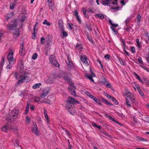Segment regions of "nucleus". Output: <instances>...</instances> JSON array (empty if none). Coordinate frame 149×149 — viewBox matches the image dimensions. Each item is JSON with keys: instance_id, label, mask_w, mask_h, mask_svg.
I'll use <instances>...</instances> for the list:
<instances>
[{"instance_id": "1", "label": "nucleus", "mask_w": 149, "mask_h": 149, "mask_svg": "<svg viewBox=\"0 0 149 149\" xmlns=\"http://www.w3.org/2000/svg\"><path fill=\"white\" fill-rule=\"evenodd\" d=\"M125 104L127 105L128 108H130L131 104H136L135 97L133 95H130L127 96L126 99Z\"/></svg>"}, {"instance_id": "2", "label": "nucleus", "mask_w": 149, "mask_h": 149, "mask_svg": "<svg viewBox=\"0 0 149 149\" xmlns=\"http://www.w3.org/2000/svg\"><path fill=\"white\" fill-rule=\"evenodd\" d=\"M49 60L51 63L54 66L58 67L60 65L56 61L55 56L53 55H52L49 56Z\"/></svg>"}, {"instance_id": "3", "label": "nucleus", "mask_w": 149, "mask_h": 149, "mask_svg": "<svg viewBox=\"0 0 149 149\" xmlns=\"http://www.w3.org/2000/svg\"><path fill=\"white\" fill-rule=\"evenodd\" d=\"M67 104L68 106H71L70 104H74L75 103L79 104V101L76 100L74 98L71 97H69L68 98V100L66 101Z\"/></svg>"}, {"instance_id": "4", "label": "nucleus", "mask_w": 149, "mask_h": 149, "mask_svg": "<svg viewBox=\"0 0 149 149\" xmlns=\"http://www.w3.org/2000/svg\"><path fill=\"white\" fill-rule=\"evenodd\" d=\"M111 1H112V3L113 5H116L117 3V0H104L102 1L101 3L103 5L109 6Z\"/></svg>"}, {"instance_id": "5", "label": "nucleus", "mask_w": 149, "mask_h": 149, "mask_svg": "<svg viewBox=\"0 0 149 149\" xmlns=\"http://www.w3.org/2000/svg\"><path fill=\"white\" fill-rule=\"evenodd\" d=\"M20 74H20L19 77L21 78V79L18 81L17 83H22L24 81V80H26V79L27 78L28 73L26 72H20Z\"/></svg>"}, {"instance_id": "6", "label": "nucleus", "mask_w": 149, "mask_h": 149, "mask_svg": "<svg viewBox=\"0 0 149 149\" xmlns=\"http://www.w3.org/2000/svg\"><path fill=\"white\" fill-rule=\"evenodd\" d=\"M55 78V75L54 74H52L49 76L46 80L47 83L49 84L53 83Z\"/></svg>"}, {"instance_id": "7", "label": "nucleus", "mask_w": 149, "mask_h": 149, "mask_svg": "<svg viewBox=\"0 0 149 149\" xmlns=\"http://www.w3.org/2000/svg\"><path fill=\"white\" fill-rule=\"evenodd\" d=\"M67 57L68 60L66 61V63L68 69H71L73 68L74 67V66L72 61L69 59L68 56Z\"/></svg>"}, {"instance_id": "8", "label": "nucleus", "mask_w": 149, "mask_h": 149, "mask_svg": "<svg viewBox=\"0 0 149 149\" xmlns=\"http://www.w3.org/2000/svg\"><path fill=\"white\" fill-rule=\"evenodd\" d=\"M7 59L9 61L14 62L15 60L13 58V52L10 51L7 56Z\"/></svg>"}, {"instance_id": "9", "label": "nucleus", "mask_w": 149, "mask_h": 149, "mask_svg": "<svg viewBox=\"0 0 149 149\" xmlns=\"http://www.w3.org/2000/svg\"><path fill=\"white\" fill-rule=\"evenodd\" d=\"M33 127L32 129V132L35 134L38 135L39 134H38V130L37 125L35 122L33 123Z\"/></svg>"}, {"instance_id": "10", "label": "nucleus", "mask_w": 149, "mask_h": 149, "mask_svg": "<svg viewBox=\"0 0 149 149\" xmlns=\"http://www.w3.org/2000/svg\"><path fill=\"white\" fill-rule=\"evenodd\" d=\"M14 115H13L12 114H10L8 116L6 117V120L7 122H11L13 121L17 118H13Z\"/></svg>"}, {"instance_id": "11", "label": "nucleus", "mask_w": 149, "mask_h": 149, "mask_svg": "<svg viewBox=\"0 0 149 149\" xmlns=\"http://www.w3.org/2000/svg\"><path fill=\"white\" fill-rule=\"evenodd\" d=\"M65 107L68 110V111L71 114H72L75 112V110L74 108L72 107V106L66 105Z\"/></svg>"}, {"instance_id": "12", "label": "nucleus", "mask_w": 149, "mask_h": 149, "mask_svg": "<svg viewBox=\"0 0 149 149\" xmlns=\"http://www.w3.org/2000/svg\"><path fill=\"white\" fill-rule=\"evenodd\" d=\"M11 114L13 115H14L13 118H17V116L19 114V111L18 109H15L11 111Z\"/></svg>"}, {"instance_id": "13", "label": "nucleus", "mask_w": 149, "mask_h": 149, "mask_svg": "<svg viewBox=\"0 0 149 149\" xmlns=\"http://www.w3.org/2000/svg\"><path fill=\"white\" fill-rule=\"evenodd\" d=\"M81 60L84 64L86 65H88V61H87V58L86 56L83 55L81 56Z\"/></svg>"}, {"instance_id": "14", "label": "nucleus", "mask_w": 149, "mask_h": 149, "mask_svg": "<svg viewBox=\"0 0 149 149\" xmlns=\"http://www.w3.org/2000/svg\"><path fill=\"white\" fill-rule=\"evenodd\" d=\"M48 90L47 89H45L41 94L40 97H44L48 94Z\"/></svg>"}, {"instance_id": "15", "label": "nucleus", "mask_w": 149, "mask_h": 149, "mask_svg": "<svg viewBox=\"0 0 149 149\" xmlns=\"http://www.w3.org/2000/svg\"><path fill=\"white\" fill-rule=\"evenodd\" d=\"M58 24L60 31L64 30V27L63 21L61 19H59L58 21Z\"/></svg>"}, {"instance_id": "16", "label": "nucleus", "mask_w": 149, "mask_h": 149, "mask_svg": "<svg viewBox=\"0 0 149 149\" xmlns=\"http://www.w3.org/2000/svg\"><path fill=\"white\" fill-rule=\"evenodd\" d=\"M74 15L76 17V18L77 19V21L80 24L81 22V20L79 16L78 15V12L76 10H74Z\"/></svg>"}, {"instance_id": "17", "label": "nucleus", "mask_w": 149, "mask_h": 149, "mask_svg": "<svg viewBox=\"0 0 149 149\" xmlns=\"http://www.w3.org/2000/svg\"><path fill=\"white\" fill-rule=\"evenodd\" d=\"M19 52L20 55L22 56L25 54V51L24 49V46L23 45H21L20 46Z\"/></svg>"}, {"instance_id": "18", "label": "nucleus", "mask_w": 149, "mask_h": 149, "mask_svg": "<svg viewBox=\"0 0 149 149\" xmlns=\"http://www.w3.org/2000/svg\"><path fill=\"white\" fill-rule=\"evenodd\" d=\"M95 77V74L93 72H91V75H87V77L92 82H94L93 78Z\"/></svg>"}, {"instance_id": "19", "label": "nucleus", "mask_w": 149, "mask_h": 149, "mask_svg": "<svg viewBox=\"0 0 149 149\" xmlns=\"http://www.w3.org/2000/svg\"><path fill=\"white\" fill-rule=\"evenodd\" d=\"M1 129L3 131L6 132L9 129V127L7 125H5L1 127Z\"/></svg>"}, {"instance_id": "20", "label": "nucleus", "mask_w": 149, "mask_h": 149, "mask_svg": "<svg viewBox=\"0 0 149 149\" xmlns=\"http://www.w3.org/2000/svg\"><path fill=\"white\" fill-rule=\"evenodd\" d=\"M48 6L49 8L52 10L53 8L54 7V3H53L52 1L50 0H47Z\"/></svg>"}, {"instance_id": "21", "label": "nucleus", "mask_w": 149, "mask_h": 149, "mask_svg": "<svg viewBox=\"0 0 149 149\" xmlns=\"http://www.w3.org/2000/svg\"><path fill=\"white\" fill-rule=\"evenodd\" d=\"M10 25H12L14 29L16 27H18V25L17 24V22L16 21H12L10 23Z\"/></svg>"}, {"instance_id": "22", "label": "nucleus", "mask_w": 149, "mask_h": 149, "mask_svg": "<svg viewBox=\"0 0 149 149\" xmlns=\"http://www.w3.org/2000/svg\"><path fill=\"white\" fill-rule=\"evenodd\" d=\"M82 49V45L79 43H77L76 46V49L79 50V52L81 51Z\"/></svg>"}, {"instance_id": "23", "label": "nucleus", "mask_w": 149, "mask_h": 149, "mask_svg": "<svg viewBox=\"0 0 149 149\" xmlns=\"http://www.w3.org/2000/svg\"><path fill=\"white\" fill-rule=\"evenodd\" d=\"M101 100L102 102H104L105 104L109 105L110 106H112L113 105V104L107 101L104 98H101Z\"/></svg>"}, {"instance_id": "24", "label": "nucleus", "mask_w": 149, "mask_h": 149, "mask_svg": "<svg viewBox=\"0 0 149 149\" xmlns=\"http://www.w3.org/2000/svg\"><path fill=\"white\" fill-rule=\"evenodd\" d=\"M107 82V81L106 80L105 77H103L102 78L99 80V82L101 83L105 84Z\"/></svg>"}, {"instance_id": "25", "label": "nucleus", "mask_w": 149, "mask_h": 149, "mask_svg": "<svg viewBox=\"0 0 149 149\" xmlns=\"http://www.w3.org/2000/svg\"><path fill=\"white\" fill-rule=\"evenodd\" d=\"M61 33H62L63 36H61V37L62 38H64L65 37H66L68 36V33L65 32L64 30L61 31Z\"/></svg>"}, {"instance_id": "26", "label": "nucleus", "mask_w": 149, "mask_h": 149, "mask_svg": "<svg viewBox=\"0 0 149 149\" xmlns=\"http://www.w3.org/2000/svg\"><path fill=\"white\" fill-rule=\"evenodd\" d=\"M74 86L73 85V84L71 83L69 84V85L68 87V89L70 91H71L74 90Z\"/></svg>"}, {"instance_id": "27", "label": "nucleus", "mask_w": 149, "mask_h": 149, "mask_svg": "<svg viewBox=\"0 0 149 149\" xmlns=\"http://www.w3.org/2000/svg\"><path fill=\"white\" fill-rule=\"evenodd\" d=\"M9 64H8L6 68L7 69H10L12 67L14 63V62L12 61H9Z\"/></svg>"}, {"instance_id": "28", "label": "nucleus", "mask_w": 149, "mask_h": 149, "mask_svg": "<svg viewBox=\"0 0 149 149\" xmlns=\"http://www.w3.org/2000/svg\"><path fill=\"white\" fill-rule=\"evenodd\" d=\"M41 85V83H37L33 85V86L32 88H33L35 89L39 88L40 86Z\"/></svg>"}, {"instance_id": "29", "label": "nucleus", "mask_w": 149, "mask_h": 149, "mask_svg": "<svg viewBox=\"0 0 149 149\" xmlns=\"http://www.w3.org/2000/svg\"><path fill=\"white\" fill-rule=\"evenodd\" d=\"M95 16L98 17L100 19H102L104 18V15L102 14H96Z\"/></svg>"}, {"instance_id": "30", "label": "nucleus", "mask_w": 149, "mask_h": 149, "mask_svg": "<svg viewBox=\"0 0 149 149\" xmlns=\"http://www.w3.org/2000/svg\"><path fill=\"white\" fill-rule=\"evenodd\" d=\"M13 33L14 35H16V36H18L19 34V29L18 28L16 29L13 32Z\"/></svg>"}, {"instance_id": "31", "label": "nucleus", "mask_w": 149, "mask_h": 149, "mask_svg": "<svg viewBox=\"0 0 149 149\" xmlns=\"http://www.w3.org/2000/svg\"><path fill=\"white\" fill-rule=\"evenodd\" d=\"M30 104V102L29 101L27 102V106L26 107V113H27L28 112L29 107Z\"/></svg>"}, {"instance_id": "32", "label": "nucleus", "mask_w": 149, "mask_h": 149, "mask_svg": "<svg viewBox=\"0 0 149 149\" xmlns=\"http://www.w3.org/2000/svg\"><path fill=\"white\" fill-rule=\"evenodd\" d=\"M44 113L45 116V117L47 119V123H48L49 121V120L48 118V116L47 114V111L46 110H44Z\"/></svg>"}, {"instance_id": "33", "label": "nucleus", "mask_w": 149, "mask_h": 149, "mask_svg": "<svg viewBox=\"0 0 149 149\" xmlns=\"http://www.w3.org/2000/svg\"><path fill=\"white\" fill-rule=\"evenodd\" d=\"M43 24H45L48 26H50L51 25V24L47 21L46 20H45L42 23Z\"/></svg>"}, {"instance_id": "34", "label": "nucleus", "mask_w": 149, "mask_h": 149, "mask_svg": "<svg viewBox=\"0 0 149 149\" xmlns=\"http://www.w3.org/2000/svg\"><path fill=\"white\" fill-rule=\"evenodd\" d=\"M111 99L117 105L118 104V101L116 99H115L114 97L112 96V97H111Z\"/></svg>"}, {"instance_id": "35", "label": "nucleus", "mask_w": 149, "mask_h": 149, "mask_svg": "<svg viewBox=\"0 0 149 149\" xmlns=\"http://www.w3.org/2000/svg\"><path fill=\"white\" fill-rule=\"evenodd\" d=\"M91 96V98L93 99L96 102L98 103V102H100L97 98L93 95H92V96Z\"/></svg>"}, {"instance_id": "36", "label": "nucleus", "mask_w": 149, "mask_h": 149, "mask_svg": "<svg viewBox=\"0 0 149 149\" xmlns=\"http://www.w3.org/2000/svg\"><path fill=\"white\" fill-rule=\"evenodd\" d=\"M71 95L74 96L76 97L77 96V94L75 92V91L74 90L71 91L70 92Z\"/></svg>"}, {"instance_id": "37", "label": "nucleus", "mask_w": 149, "mask_h": 149, "mask_svg": "<svg viewBox=\"0 0 149 149\" xmlns=\"http://www.w3.org/2000/svg\"><path fill=\"white\" fill-rule=\"evenodd\" d=\"M138 91L139 92V94L141 96H143L144 95V94L143 93L142 91L140 90V88L139 86H138Z\"/></svg>"}, {"instance_id": "38", "label": "nucleus", "mask_w": 149, "mask_h": 149, "mask_svg": "<svg viewBox=\"0 0 149 149\" xmlns=\"http://www.w3.org/2000/svg\"><path fill=\"white\" fill-rule=\"evenodd\" d=\"M8 29L9 31H10L13 29L14 28L12 27V26L10 25V23L7 26Z\"/></svg>"}, {"instance_id": "39", "label": "nucleus", "mask_w": 149, "mask_h": 149, "mask_svg": "<svg viewBox=\"0 0 149 149\" xmlns=\"http://www.w3.org/2000/svg\"><path fill=\"white\" fill-rule=\"evenodd\" d=\"M64 134L66 135L68 137L70 136V132L67 130H65V132L64 133Z\"/></svg>"}, {"instance_id": "40", "label": "nucleus", "mask_w": 149, "mask_h": 149, "mask_svg": "<svg viewBox=\"0 0 149 149\" xmlns=\"http://www.w3.org/2000/svg\"><path fill=\"white\" fill-rule=\"evenodd\" d=\"M30 120V118L28 116H26V119L25 120L26 123H29Z\"/></svg>"}, {"instance_id": "41", "label": "nucleus", "mask_w": 149, "mask_h": 149, "mask_svg": "<svg viewBox=\"0 0 149 149\" xmlns=\"http://www.w3.org/2000/svg\"><path fill=\"white\" fill-rule=\"evenodd\" d=\"M40 41L41 43L42 44H43L45 43L46 41V40L44 38L42 37L41 38Z\"/></svg>"}, {"instance_id": "42", "label": "nucleus", "mask_w": 149, "mask_h": 149, "mask_svg": "<svg viewBox=\"0 0 149 149\" xmlns=\"http://www.w3.org/2000/svg\"><path fill=\"white\" fill-rule=\"evenodd\" d=\"M10 17V15L9 14H6L5 17V19L6 20H8Z\"/></svg>"}, {"instance_id": "43", "label": "nucleus", "mask_w": 149, "mask_h": 149, "mask_svg": "<svg viewBox=\"0 0 149 149\" xmlns=\"http://www.w3.org/2000/svg\"><path fill=\"white\" fill-rule=\"evenodd\" d=\"M104 94L109 98H111L112 97V96H111L110 95L106 92H104Z\"/></svg>"}, {"instance_id": "44", "label": "nucleus", "mask_w": 149, "mask_h": 149, "mask_svg": "<svg viewBox=\"0 0 149 149\" xmlns=\"http://www.w3.org/2000/svg\"><path fill=\"white\" fill-rule=\"evenodd\" d=\"M136 42L137 43V46L138 47L140 48V43L139 42V40L138 38L136 39Z\"/></svg>"}, {"instance_id": "45", "label": "nucleus", "mask_w": 149, "mask_h": 149, "mask_svg": "<svg viewBox=\"0 0 149 149\" xmlns=\"http://www.w3.org/2000/svg\"><path fill=\"white\" fill-rule=\"evenodd\" d=\"M63 78L64 80L67 81H69L70 80V78L69 77L66 76H64Z\"/></svg>"}, {"instance_id": "46", "label": "nucleus", "mask_w": 149, "mask_h": 149, "mask_svg": "<svg viewBox=\"0 0 149 149\" xmlns=\"http://www.w3.org/2000/svg\"><path fill=\"white\" fill-rule=\"evenodd\" d=\"M138 140L139 141H147V140L142 137H140L138 139Z\"/></svg>"}, {"instance_id": "47", "label": "nucleus", "mask_w": 149, "mask_h": 149, "mask_svg": "<svg viewBox=\"0 0 149 149\" xmlns=\"http://www.w3.org/2000/svg\"><path fill=\"white\" fill-rule=\"evenodd\" d=\"M37 56H38V55L37 54V53H35L33 55L32 58L33 59H35L37 58Z\"/></svg>"}, {"instance_id": "48", "label": "nucleus", "mask_w": 149, "mask_h": 149, "mask_svg": "<svg viewBox=\"0 0 149 149\" xmlns=\"http://www.w3.org/2000/svg\"><path fill=\"white\" fill-rule=\"evenodd\" d=\"M137 22H139L141 20V16L140 15H138L137 16Z\"/></svg>"}, {"instance_id": "49", "label": "nucleus", "mask_w": 149, "mask_h": 149, "mask_svg": "<svg viewBox=\"0 0 149 149\" xmlns=\"http://www.w3.org/2000/svg\"><path fill=\"white\" fill-rule=\"evenodd\" d=\"M40 100V98L39 97H36L33 100L34 102H39Z\"/></svg>"}, {"instance_id": "50", "label": "nucleus", "mask_w": 149, "mask_h": 149, "mask_svg": "<svg viewBox=\"0 0 149 149\" xmlns=\"http://www.w3.org/2000/svg\"><path fill=\"white\" fill-rule=\"evenodd\" d=\"M5 62V58L3 56L2 57L1 60V63L2 64V65H3L4 63Z\"/></svg>"}, {"instance_id": "51", "label": "nucleus", "mask_w": 149, "mask_h": 149, "mask_svg": "<svg viewBox=\"0 0 149 149\" xmlns=\"http://www.w3.org/2000/svg\"><path fill=\"white\" fill-rule=\"evenodd\" d=\"M111 28L112 30V31L116 35H117V33H118V32L116 30V29L115 28H113L112 27H111Z\"/></svg>"}, {"instance_id": "52", "label": "nucleus", "mask_w": 149, "mask_h": 149, "mask_svg": "<svg viewBox=\"0 0 149 149\" xmlns=\"http://www.w3.org/2000/svg\"><path fill=\"white\" fill-rule=\"evenodd\" d=\"M15 4L14 3H11L10 5V8L11 9H13L14 8Z\"/></svg>"}, {"instance_id": "53", "label": "nucleus", "mask_w": 149, "mask_h": 149, "mask_svg": "<svg viewBox=\"0 0 149 149\" xmlns=\"http://www.w3.org/2000/svg\"><path fill=\"white\" fill-rule=\"evenodd\" d=\"M15 141V143H14V144L15 145V143L17 145V146H18V144L19 143V142L18 140L17 139H15L13 141Z\"/></svg>"}, {"instance_id": "54", "label": "nucleus", "mask_w": 149, "mask_h": 149, "mask_svg": "<svg viewBox=\"0 0 149 149\" xmlns=\"http://www.w3.org/2000/svg\"><path fill=\"white\" fill-rule=\"evenodd\" d=\"M119 8L120 7L119 6L112 7L111 8V9L113 10H118Z\"/></svg>"}, {"instance_id": "55", "label": "nucleus", "mask_w": 149, "mask_h": 149, "mask_svg": "<svg viewBox=\"0 0 149 149\" xmlns=\"http://www.w3.org/2000/svg\"><path fill=\"white\" fill-rule=\"evenodd\" d=\"M110 119L113 121V122L117 123L118 124H119V123L117 121H116L115 119L111 117H109Z\"/></svg>"}, {"instance_id": "56", "label": "nucleus", "mask_w": 149, "mask_h": 149, "mask_svg": "<svg viewBox=\"0 0 149 149\" xmlns=\"http://www.w3.org/2000/svg\"><path fill=\"white\" fill-rule=\"evenodd\" d=\"M125 93L127 95V96H128L133 95H132L131 94V93L129 92V91L127 90H126V91Z\"/></svg>"}, {"instance_id": "57", "label": "nucleus", "mask_w": 149, "mask_h": 149, "mask_svg": "<svg viewBox=\"0 0 149 149\" xmlns=\"http://www.w3.org/2000/svg\"><path fill=\"white\" fill-rule=\"evenodd\" d=\"M131 50L132 52L134 53L135 52V48L133 47H132L131 48Z\"/></svg>"}, {"instance_id": "58", "label": "nucleus", "mask_w": 149, "mask_h": 149, "mask_svg": "<svg viewBox=\"0 0 149 149\" xmlns=\"http://www.w3.org/2000/svg\"><path fill=\"white\" fill-rule=\"evenodd\" d=\"M73 25L72 24H68V27L69 29H72L73 28L72 26Z\"/></svg>"}, {"instance_id": "59", "label": "nucleus", "mask_w": 149, "mask_h": 149, "mask_svg": "<svg viewBox=\"0 0 149 149\" xmlns=\"http://www.w3.org/2000/svg\"><path fill=\"white\" fill-rule=\"evenodd\" d=\"M82 11L83 12V13L84 14V15H86V9L85 8H83Z\"/></svg>"}, {"instance_id": "60", "label": "nucleus", "mask_w": 149, "mask_h": 149, "mask_svg": "<svg viewBox=\"0 0 149 149\" xmlns=\"http://www.w3.org/2000/svg\"><path fill=\"white\" fill-rule=\"evenodd\" d=\"M118 115L121 117H124L123 114L121 112H118Z\"/></svg>"}, {"instance_id": "61", "label": "nucleus", "mask_w": 149, "mask_h": 149, "mask_svg": "<svg viewBox=\"0 0 149 149\" xmlns=\"http://www.w3.org/2000/svg\"><path fill=\"white\" fill-rule=\"evenodd\" d=\"M86 93L87 95L89 96L91 98V96H92V95H91L90 93L88 92H86Z\"/></svg>"}, {"instance_id": "62", "label": "nucleus", "mask_w": 149, "mask_h": 149, "mask_svg": "<svg viewBox=\"0 0 149 149\" xmlns=\"http://www.w3.org/2000/svg\"><path fill=\"white\" fill-rule=\"evenodd\" d=\"M118 26V25L117 24H113L111 25V26H112L111 27H112L113 28V27L116 28V27H117Z\"/></svg>"}, {"instance_id": "63", "label": "nucleus", "mask_w": 149, "mask_h": 149, "mask_svg": "<svg viewBox=\"0 0 149 149\" xmlns=\"http://www.w3.org/2000/svg\"><path fill=\"white\" fill-rule=\"evenodd\" d=\"M86 27L87 28L88 30L90 31L92 30L90 26H88L87 25H86Z\"/></svg>"}, {"instance_id": "64", "label": "nucleus", "mask_w": 149, "mask_h": 149, "mask_svg": "<svg viewBox=\"0 0 149 149\" xmlns=\"http://www.w3.org/2000/svg\"><path fill=\"white\" fill-rule=\"evenodd\" d=\"M138 62L140 63H141V64H142L143 63V61H142V60L141 58H138Z\"/></svg>"}]
</instances>
